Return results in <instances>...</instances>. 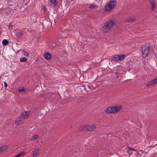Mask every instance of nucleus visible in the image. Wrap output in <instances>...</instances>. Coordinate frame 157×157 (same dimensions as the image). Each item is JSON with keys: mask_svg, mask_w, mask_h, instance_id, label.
<instances>
[{"mask_svg": "<svg viewBox=\"0 0 157 157\" xmlns=\"http://www.w3.org/2000/svg\"><path fill=\"white\" fill-rule=\"evenodd\" d=\"M18 91L19 92H22V93L25 94V89L24 87H22V88H18Z\"/></svg>", "mask_w": 157, "mask_h": 157, "instance_id": "nucleus-18", "label": "nucleus"}, {"mask_svg": "<svg viewBox=\"0 0 157 157\" xmlns=\"http://www.w3.org/2000/svg\"><path fill=\"white\" fill-rule=\"evenodd\" d=\"M30 114V112L29 111H25L22 113L20 115L21 118H28Z\"/></svg>", "mask_w": 157, "mask_h": 157, "instance_id": "nucleus-5", "label": "nucleus"}, {"mask_svg": "<svg viewBox=\"0 0 157 157\" xmlns=\"http://www.w3.org/2000/svg\"><path fill=\"white\" fill-rule=\"evenodd\" d=\"M27 59L24 57H22L20 59V61L21 62H25L27 61Z\"/></svg>", "mask_w": 157, "mask_h": 157, "instance_id": "nucleus-23", "label": "nucleus"}, {"mask_svg": "<svg viewBox=\"0 0 157 157\" xmlns=\"http://www.w3.org/2000/svg\"><path fill=\"white\" fill-rule=\"evenodd\" d=\"M116 4V2L115 0L111 1L105 7V10L109 11L114 8Z\"/></svg>", "mask_w": 157, "mask_h": 157, "instance_id": "nucleus-4", "label": "nucleus"}, {"mask_svg": "<svg viewBox=\"0 0 157 157\" xmlns=\"http://www.w3.org/2000/svg\"><path fill=\"white\" fill-rule=\"evenodd\" d=\"M98 6L97 5H95L94 4H91L90 5V6H89V8L90 9H96L98 8Z\"/></svg>", "mask_w": 157, "mask_h": 157, "instance_id": "nucleus-20", "label": "nucleus"}, {"mask_svg": "<svg viewBox=\"0 0 157 157\" xmlns=\"http://www.w3.org/2000/svg\"><path fill=\"white\" fill-rule=\"evenodd\" d=\"M122 109L121 106H115L114 107H109L106 110L107 113H117Z\"/></svg>", "mask_w": 157, "mask_h": 157, "instance_id": "nucleus-2", "label": "nucleus"}, {"mask_svg": "<svg viewBox=\"0 0 157 157\" xmlns=\"http://www.w3.org/2000/svg\"><path fill=\"white\" fill-rule=\"evenodd\" d=\"M87 131H94L96 129V126L95 125L91 124L87 125Z\"/></svg>", "mask_w": 157, "mask_h": 157, "instance_id": "nucleus-7", "label": "nucleus"}, {"mask_svg": "<svg viewBox=\"0 0 157 157\" xmlns=\"http://www.w3.org/2000/svg\"><path fill=\"white\" fill-rule=\"evenodd\" d=\"M156 83H157V77L155 78L154 79L150 81L146 85V86L147 87H148L153 85Z\"/></svg>", "mask_w": 157, "mask_h": 157, "instance_id": "nucleus-6", "label": "nucleus"}, {"mask_svg": "<svg viewBox=\"0 0 157 157\" xmlns=\"http://www.w3.org/2000/svg\"><path fill=\"white\" fill-rule=\"evenodd\" d=\"M33 157H36L40 153V150L39 148H36L35 149L33 152Z\"/></svg>", "mask_w": 157, "mask_h": 157, "instance_id": "nucleus-8", "label": "nucleus"}, {"mask_svg": "<svg viewBox=\"0 0 157 157\" xmlns=\"http://www.w3.org/2000/svg\"><path fill=\"white\" fill-rule=\"evenodd\" d=\"M79 130L80 131H87V125L81 126L79 128Z\"/></svg>", "mask_w": 157, "mask_h": 157, "instance_id": "nucleus-10", "label": "nucleus"}, {"mask_svg": "<svg viewBox=\"0 0 157 157\" xmlns=\"http://www.w3.org/2000/svg\"><path fill=\"white\" fill-rule=\"evenodd\" d=\"M22 54L23 55L27 57H29V54L26 51H22Z\"/></svg>", "mask_w": 157, "mask_h": 157, "instance_id": "nucleus-22", "label": "nucleus"}, {"mask_svg": "<svg viewBox=\"0 0 157 157\" xmlns=\"http://www.w3.org/2000/svg\"><path fill=\"white\" fill-rule=\"evenodd\" d=\"M127 151L128 154H129L130 155H131L132 154V152H131L130 153V151H135V150L134 149H133L131 148L130 147H128L127 148Z\"/></svg>", "mask_w": 157, "mask_h": 157, "instance_id": "nucleus-12", "label": "nucleus"}, {"mask_svg": "<svg viewBox=\"0 0 157 157\" xmlns=\"http://www.w3.org/2000/svg\"><path fill=\"white\" fill-rule=\"evenodd\" d=\"M4 85L5 87L6 88L7 86V83H6V82H4Z\"/></svg>", "mask_w": 157, "mask_h": 157, "instance_id": "nucleus-27", "label": "nucleus"}, {"mask_svg": "<svg viewBox=\"0 0 157 157\" xmlns=\"http://www.w3.org/2000/svg\"><path fill=\"white\" fill-rule=\"evenodd\" d=\"M118 55H115L112 57V59L114 61H119Z\"/></svg>", "mask_w": 157, "mask_h": 157, "instance_id": "nucleus-11", "label": "nucleus"}, {"mask_svg": "<svg viewBox=\"0 0 157 157\" xmlns=\"http://www.w3.org/2000/svg\"><path fill=\"white\" fill-rule=\"evenodd\" d=\"M118 76H117V78H118Z\"/></svg>", "mask_w": 157, "mask_h": 157, "instance_id": "nucleus-29", "label": "nucleus"}, {"mask_svg": "<svg viewBox=\"0 0 157 157\" xmlns=\"http://www.w3.org/2000/svg\"><path fill=\"white\" fill-rule=\"evenodd\" d=\"M49 1L51 3L54 4L55 6L57 5V0H49Z\"/></svg>", "mask_w": 157, "mask_h": 157, "instance_id": "nucleus-25", "label": "nucleus"}, {"mask_svg": "<svg viewBox=\"0 0 157 157\" xmlns=\"http://www.w3.org/2000/svg\"><path fill=\"white\" fill-rule=\"evenodd\" d=\"M7 148V147L6 146H3L0 147V153L3 152Z\"/></svg>", "mask_w": 157, "mask_h": 157, "instance_id": "nucleus-15", "label": "nucleus"}, {"mask_svg": "<svg viewBox=\"0 0 157 157\" xmlns=\"http://www.w3.org/2000/svg\"><path fill=\"white\" fill-rule=\"evenodd\" d=\"M8 43V41L6 39H4L3 40L2 42V44L3 45H6Z\"/></svg>", "mask_w": 157, "mask_h": 157, "instance_id": "nucleus-24", "label": "nucleus"}, {"mask_svg": "<svg viewBox=\"0 0 157 157\" xmlns=\"http://www.w3.org/2000/svg\"><path fill=\"white\" fill-rule=\"evenodd\" d=\"M118 56L119 60H121L125 58V56L124 54H122L121 55H118Z\"/></svg>", "mask_w": 157, "mask_h": 157, "instance_id": "nucleus-19", "label": "nucleus"}, {"mask_svg": "<svg viewBox=\"0 0 157 157\" xmlns=\"http://www.w3.org/2000/svg\"><path fill=\"white\" fill-rule=\"evenodd\" d=\"M156 17L157 18V16Z\"/></svg>", "mask_w": 157, "mask_h": 157, "instance_id": "nucleus-30", "label": "nucleus"}, {"mask_svg": "<svg viewBox=\"0 0 157 157\" xmlns=\"http://www.w3.org/2000/svg\"><path fill=\"white\" fill-rule=\"evenodd\" d=\"M141 50L142 56L144 58H145L148 55L150 51L149 48L145 44L141 47Z\"/></svg>", "mask_w": 157, "mask_h": 157, "instance_id": "nucleus-3", "label": "nucleus"}, {"mask_svg": "<svg viewBox=\"0 0 157 157\" xmlns=\"http://www.w3.org/2000/svg\"><path fill=\"white\" fill-rule=\"evenodd\" d=\"M22 121V118H21V117H18L17 118H16V121H15V124H16V125L18 124L20 122Z\"/></svg>", "mask_w": 157, "mask_h": 157, "instance_id": "nucleus-16", "label": "nucleus"}, {"mask_svg": "<svg viewBox=\"0 0 157 157\" xmlns=\"http://www.w3.org/2000/svg\"><path fill=\"white\" fill-rule=\"evenodd\" d=\"M136 20V19L134 18H130L128 19L126 21L128 22H134Z\"/></svg>", "mask_w": 157, "mask_h": 157, "instance_id": "nucleus-17", "label": "nucleus"}, {"mask_svg": "<svg viewBox=\"0 0 157 157\" xmlns=\"http://www.w3.org/2000/svg\"><path fill=\"white\" fill-rule=\"evenodd\" d=\"M25 152H22L19 153V154L21 155V156H24L25 155Z\"/></svg>", "mask_w": 157, "mask_h": 157, "instance_id": "nucleus-26", "label": "nucleus"}, {"mask_svg": "<svg viewBox=\"0 0 157 157\" xmlns=\"http://www.w3.org/2000/svg\"><path fill=\"white\" fill-rule=\"evenodd\" d=\"M44 56L45 59L47 60H50L52 58V55L49 53H45Z\"/></svg>", "mask_w": 157, "mask_h": 157, "instance_id": "nucleus-9", "label": "nucleus"}, {"mask_svg": "<svg viewBox=\"0 0 157 157\" xmlns=\"http://www.w3.org/2000/svg\"><path fill=\"white\" fill-rule=\"evenodd\" d=\"M21 156V155L19 154H18L16 155L15 157H20Z\"/></svg>", "mask_w": 157, "mask_h": 157, "instance_id": "nucleus-28", "label": "nucleus"}, {"mask_svg": "<svg viewBox=\"0 0 157 157\" xmlns=\"http://www.w3.org/2000/svg\"><path fill=\"white\" fill-rule=\"evenodd\" d=\"M115 25L113 20H110L106 22L102 28V31L105 33L108 31L111 28Z\"/></svg>", "mask_w": 157, "mask_h": 157, "instance_id": "nucleus-1", "label": "nucleus"}, {"mask_svg": "<svg viewBox=\"0 0 157 157\" xmlns=\"http://www.w3.org/2000/svg\"><path fill=\"white\" fill-rule=\"evenodd\" d=\"M39 137V136L37 134L35 135H34L30 139V140H36Z\"/></svg>", "mask_w": 157, "mask_h": 157, "instance_id": "nucleus-14", "label": "nucleus"}, {"mask_svg": "<svg viewBox=\"0 0 157 157\" xmlns=\"http://www.w3.org/2000/svg\"><path fill=\"white\" fill-rule=\"evenodd\" d=\"M150 4L151 5V9L152 10H154L155 7V3L154 1H151L150 2Z\"/></svg>", "mask_w": 157, "mask_h": 157, "instance_id": "nucleus-13", "label": "nucleus"}, {"mask_svg": "<svg viewBox=\"0 0 157 157\" xmlns=\"http://www.w3.org/2000/svg\"><path fill=\"white\" fill-rule=\"evenodd\" d=\"M16 36L18 37H20L22 35V33L19 31H17L16 32Z\"/></svg>", "mask_w": 157, "mask_h": 157, "instance_id": "nucleus-21", "label": "nucleus"}]
</instances>
